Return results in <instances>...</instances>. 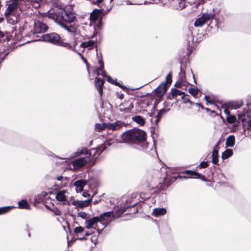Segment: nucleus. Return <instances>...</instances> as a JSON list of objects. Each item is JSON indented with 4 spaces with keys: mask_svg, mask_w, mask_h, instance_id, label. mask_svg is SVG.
Here are the masks:
<instances>
[{
    "mask_svg": "<svg viewBox=\"0 0 251 251\" xmlns=\"http://www.w3.org/2000/svg\"><path fill=\"white\" fill-rule=\"evenodd\" d=\"M147 134L145 131L138 128H133L125 131L122 135L121 138L125 142L129 144H142L143 148L148 147L146 142Z\"/></svg>",
    "mask_w": 251,
    "mask_h": 251,
    "instance_id": "f257e3e1",
    "label": "nucleus"
},
{
    "mask_svg": "<svg viewBox=\"0 0 251 251\" xmlns=\"http://www.w3.org/2000/svg\"><path fill=\"white\" fill-rule=\"evenodd\" d=\"M49 18L52 19L56 23H63V22L71 23L74 22L75 19V15L72 10L60 9L58 11L54 12L50 10L47 14Z\"/></svg>",
    "mask_w": 251,
    "mask_h": 251,
    "instance_id": "f03ea898",
    "label": "nucleus"
},
{
    "mask_svg": "<svg viewBox=\"0 0 251 251\" xmlns=\"http://www.w3.org/2000/svg\"><path fill=\"white\" fill-rule=\"evenodd\" d=\"M25 3V0H14L8 7L5 12V15L8 22L11 24H14L18 22L19 13L17 12L18 8Z\"/></svg>",
    "mask_w": 251,
    "mask_h": 251,
    "instance_id": "7ed1b4c3",
    "label": "nucleus"
},
{
    "mask_svg": "<svg viewBox=\"0 0 251 251\" xmlns=\"http://www.w3.org/2000/svg\"><path fill=\"white\" fill-rule=\"evenodd\" d=\"M43 40L47 42H49L53 44H59L64 47L68 48H71V46L67 43H61L60 42V36L58 34L55 33L51 34H46L42 36Z\"/></svg>",
    "mask_w": 251,
    "mask_h": 251,
    "instance_id": "20e7f679",
    "label": "nucleus"
},
{
    "mask_svg": "<svg viewBox=\"0 0 251 251\" xmlns=\"http://www.w3.org/2000/svg\"><path fill=\"white\" fill-rule=\"evenodd\" d=\"M214 18V15L208 13H204L198 18L194 23L195 26L199 27L203 25L207 21Z\"/></svg>",
    "mask_w": 251,
    "mask_h": 251,
    "instance_id": "39448f33",
    "label": "nucleus"
},
{
    "mask_svg": "<svg viewBox=\"0 0 251 251\" xmlns=\"http://www.w3.org/2000/svg\"><path fill=\"white\" fill-rule=\"evenodd\" d=\"M89 160V156L77 158L72 162V164L75 169L81 168L85 166Z\"/></svg>",
    "mask_w": 251,
    "mask_h": 251,
    "instance_id": "423d86ee",
    "label": "nucleus"
},
{
    "mask_svg": "<svg viewBox=\"0 0 251 251\" xmlns=\"http://www.w3.org/2000/svg\"><path fill=\"white\" fill-rule=\"evenodd\" d=\"M186 174L189 175L190 176H184L183 177L184 178L188 179V178H199L201 179L203 181H206V179L205 178V176L201 175V174H200L198 172L193 171L191 170H186L184 173Z\"/></svg>",
    "mask_w": 251,
    "mask_h": 251,
    "instance_id": "0eeeda50",
    "label": "nucleus"
},
{
    "mask_svg": "<svg viewBox=\"0 0 251 251\" xmlns=\"http://www.w3.org/2000/svg\"><path fill=\"white\" fill-rule=\"evenodd\" d=\"M48 26L44 23L40 22H36L34 24V33H40L46 31Z\"/></svg>",
    "mask_w": 251,
    "mask_h": 251,
    "instance_id": "6e6552de",
    "label": "nucleus"
},
{
    "mask_svg": "<svg viewBox=\"0 0 251 251\" xmlns=\"http://www.w3.org/2000/svg\"><path fill=\"white\" fill-rule=\"evenodd\" d=\"M165 111H158L157 114L155 113V111H151V112L149 113L148 114L150 117H151L150 120L151 122L152 123L154 120L155 124L157 125Z\"/></svg>",
    "mask_w": 251,
    "mask_h": 251,
    "instance_id": "1a4fd4ad",
    "label": "nucleus"
},
{
    "mask_svg": "<svg viewBox=\"0 0 251 251\" xmlns=\"http://www.w3.org/2000/svg\"><path fill=\"white\" fill-rule=\"evenodd\" d=\"M126 124L124 122L117 121L113 123H107V128L112 130H116L121 129L124 126H126Z\"/></svg>",
    "mask_w": 251,
    "mask_h": 251,
    "instance_id": "9d476101",
    "label": "nucleus"
},
{
    "mask_svg": "<svg viewBox=\"0 0 251 251\" xmlns=\"http://www.w3.org/2000/svg\"><path fill=\"white\" fill-rule=\"evenodd\" d=\"M168 88V85L166 83H161L155 89L156 96L159 98L161 97L165 93Z\"/></svg>",
    "mask_w": 251,
    "mask_h": 251,
    "instance_id": "9b49d317",
    "label": "nucleus"
},
{
    "mask_svg": "<svg viewBox=\"0 0 251 251\" xmlns=\"http://www.w3.org/2000/svg\"><path fill=\"white\" fill-rule=\"evenodd\" d=\"M93 196L94 195L91 197L90 199L86 201H74L72 202V204L75 206L76 207H78L81 208L87 207L91 202Z\"/></svg>",
    "mask_w": 251,
    "mask_h": 251,
    "instance_id": "f8f14e48",
    "label": "nucleus"
},
{
    "mask_svg": "<svg viewBox=\"0 0 251 251\" xmlns=\"http://www.w3.org/2000/svg\"><path fill=\"white\" fill-rule=\"evenodd\" d=\"M114 217V214L113 211H109L101 213L98 216L99 219V222H101L102 221H108L111 218H113Z\"/></svg>",
    "mask_w": 251,
    "mask_h": 251,
    "instance_id": "ddd939ff",
    "label": "nucleus"
},
{
    "mask_svg": "<svg viewBox=\"0 0 251 251\" xmlns=\"http://www.w3.org/2000/svg\"><path fill=\"white\" fill-rule=\"evenodd\" d=\"M87 183V181L85 179H79L74 183V185L76 187V192H82L83 190V187Z\"/></svg>",
    "mask_w": 251,
    "mask_h": 251,
    "instance_id": "4468645a",
    "label": "nucleus"
},
{
    "mask_svg": "<svg viewBox=\"0 0 251 251\" xmlns=\"http://www.w3.org/2000/svg\"><path fill=\"white\" fill-rule=\"evenodd\" d=\"M97 222H99V219L98 216L93 217L89 220H86V228L87 229L91 228L92 226Z\"/></svg>",
    "mask_w": 251,
    "mask_h": 251,
    "instance_id": "2eb2a0df",
    "label": "nucleus"
},
{
    "mask_svg": "<svg viewBox=\"0 0 251 251\" xmlns=\"http://www.w3.org/2000/svg\"><path fill=\"white\" fill-rule=\"evenodd\" d=\"M81 154L89 155L88 156L89 157L91 155L90 151L87 150L85 148H82V149H78L76 152H74L73 156L76 157Z\"/></svg>",
    "mask_w": 251,
    "mask_h": 251,
    "instance_id": "dca6fc26",
    "label": "nucleus"
},
{
    "mask_svg": "<svg viewBox=\"0 0 251 251\" xmlns=\"http://www.w3.org/2000/svg\"><path fill=\"white\" fill-rule=\"evenodd\" d=\"M166 212L167 210L165 208H156L153 209L152 215L154 217H158L165 215Z\"/></svg>",
    "mask_w": 251,
    "mask_h": 251,
    "instance_id": "f3484780",
    "label": "nucleus"
},
{
    "mask_svg": "<svg viewBox=\"0 0 251 251\" xmlns=\"http://www.w3.org/2000/svg\"><path fill=\"white\" fill-rule=\"evenodd\" d=\"M100 15V12L98 9L94 10L90 14V19L92 22H95Z\"/></svg>",
    "mask_w": 251,
    "mask_h": 251,
    "instance_id": "a211bd4d",
    "label": "nucleus"
},
{
    "mask_svg": "<svg viewBox=\"0 0 251 251\" xmlns=\"http://www.w3.org/2000/svg\"><path fill=\"white\" fill-rule=\"evenodd\" d=\"M235 143V136L233 135H229L226 138V147H233Z\"/></svg>",
    "mask_w": 251,
    "mask_h": 251,
    "instance_id": "6ab92c4d",
    "label": "nucleus"
},
{
    "mask_svg": "<svg viewBox=\"0 0 251 251\" xmlns=\"http://www.w3.org/2000/svg\"><path fill=\"white\" fill-rule=\"evenodd\" d=\"M212 162L213 164L218 165L219 161L218 151L214 149L212 153Z\"/></svg>",
    "mask_w": 251,
    "mask_h": 251,
    "instance_id": "aec40b11",
    "label": "nucleus"
},
{
    "mask_svg": "<svg viewBox=\"0 0 251 251\" xmlns=\"http://www.w3.org/2000/svg\"><path fill=\"white\" fill-rule=\"evenodd\" d=\"M249 111H244L242 113H239L238 114V121L239 122H244L249 117L248 112Z\"/></svg>",
    "mask_w": 251,
    "mask_h": 251,
    "instance_id": "412c9836",
    "label": "nucleus"
},
{
    "mask_svg": "<svg viewBox=\"0 0 251 251\" xmlns=\"http://www.w3.org/2000/svg\"><path fill=\"white\" fill-rule=\"evenodd\" d=\"M133 121L139 124L140 126H143L145 125V119L141 116L136 115L132 117Z\"/></svg>",
    "mask_w": 251,
    "mask_h": 251,
    "instance_id": "4be33fe9",
    "label": "nucleus"
},
{
    "mask_svg": "<svg viewBox=\"0 0 251 251\" xmlns=\"http://www.w3.org/2000/svg\"><path fill=\"white\" fill-rule=\"evenodd\" d=\"M225 113L227 115L226 120L228 123L233 124L236 121V117L234 115H230V111H224Z\"/></svg>",
    "mask_w": 251,
    "mask_h": 251,
    "instance_id": "5701e85b",
    "label": "nucleus"
},
{
    "mask_svg": "<svg viewBox=\"0 0 251 251\" xmlns=\"http://www.w3.org/2000/svg\"><path fill=\"white\" fill-rule=\"evenodd\" d=\"M66 191V190H62L56 193V199L58 201H64L66 200V197L64 195V193Z\"/></svg>",
    "mask_w": 251,
    "mask_h": 251,
    "instance_id": "b1692460",
    "label": "nucleus"
},
{
    "mask_svg": "<svg viewBox=\"0 0 251 251\" xmlns=\"http://www.w3.org/2000/svg\"><path fill=\"white\" fill-rule=\"evenodd\" d=\"M233 154V152L232 149H226L222 153V158L223 160H225L231 156Z\"/></svg>",
    "mask_w": 251,
    "mask_h": 251,
    "instance_id": "393cba45",
    "label": "nucleus"
},
{
    "mask_svg": "<svg viewBox=\"0 0 251 251\" xmlns=\"http://www.w3.org/2000/svg\"><path fill=\"white\" fill-rule=\"evenodd\" d=\"M18 207L22 209H29L30 206L27 201L25 200H22L18 202Z\"/></svg>",
    "mask_w": 251,
    "mask_h": 251,
    "instance_id": "a878e982",
    "label": "nucleus"
},
{
    "mask_svg": "<svg viewBox=\"0 0 251 251\" xmlns=\"http://www.w3.org/2000/svg\"><path fill=\"white\" fill-rule=\"evenodd\" d=\"M59 25H60L62 27L66 29L67 31L70 32H75L76 31V28L73 26H67L63 23L59 22L57 23Z\"/></svg>",
    "mask_w": 251,
    "mask_h": 251,
    "instance_id": "bb28decb",
    "label": "nucleus"
},
{
    "mask_svg": "<svg viewBox=\"0 0 251 251\" xmlns=\"http://www.w3.org/2000/svg\"><path fill=\"white\" fill-rule=\"evenodd\" d=\"M95 43V41L93 40H89L87 42L82 43L80 45V47L82 48H87L89 49H90L94 46Z\"/></svg>",
    "mask_w": 251,
    "mask_h": 251,
    "instance_id": "cd10ccee",
    "label": "nucleus"
},
{
    "mask_svg": "<svg viewBox=\"0 0 251 251\" xmlns=\"http://www.w3.org/2000/svg\"><path fill=\"white\" fill-rule=\"evenodd\" d=\"M14 206H6L0 207V215L4 214L10 211Z\"/></svg>",
    "mask_w": 251,
    "mask_h": 251,
    "instance_id": "c85d7f7f",
    "label": "nucleus"
},
{
    "mask_svg": "<svg viewBox=\"0 0 251 251\" xmlns=\"http://www.w3.org/2000/svg\"><path fill=\"white\" fill-rule=\"evenodd\" d=\"M106 127L107 128V123H102V124L97 123L95 124V128L98 131H100Z\"/></svg>",
    "mask_w": 251,
    "mask_h": 251,
    "instance_id": "c756f323",
    "label": "nucleus"
},
{
    "mask_svg": "<svg viewBox=\"0 0 251 251\" xmlns=\"http://www.w3.org/2000/svg\"><path fill=\"white\" fill-rule=\"evenodd\" d=\"M32 3L33 6L37 8L39 7L40 4L44 2V0H30Z\"/></svg>",
    "mask_w": 251,
    "mask_h": 251,
    "instance_id": "7c9ffc66",
    "label": "nucleus"
},
{
    "mask_svg": "<svg viewBox=\"0 0 251 251\" xmlns=\"http://www.w3.org/2000/svg\"><path fill=\"white\" fill-rule=\"evenodd\" d=\"M240 105H234V103L232 102H229L227 104V106L225 108V110H227V109H229V108H235V109H237V108H239L240 107Z\"/></svg>",
    "mask_w": 251,
    "mask_h": 251,
    "instance_id": "2f4dec72",
    "label": "nucleus"
},
{
    "mask_svg": "<svg viewBox=\"0 0 251 251\" xmlns=\"http://www.w3.org/2000/svg\"><path fill=\"white\" fill-rule=\"evenodd\" d=\"M185 96L183 95V97H182V98L184 100V102H186L187 101H189L191 104H194L196 106V107L198 109H202L203 108V106L201 104V103H192V102L190 101L187 98H185Z\"/></svg>",
    "mask_w": 251,
    "mask_h": 251,
    "instance_id": "473e14b6",
    "label": "nucleus"
},
{
    "mask_svg": "<svg viewBox=\"0 0 251 251\" xmlns=\"http://www.w3.org/2000/svg\"><path fill=\"white\" fill-rule=\"evenodd\" d=\"M172 82V75L170 73L168 74L166 77V82H163V83H166L168 85V87L170 86Z\"/></svg>",
    "mask_w": 251,
    "mask_h": 251,
    "instance_id": "72a5a7b5",
    "label": "nucleus"
},
{
    "mask_svg": "<svg viewBox=\"0 0 251 251\" xmlns=\"http://www.w3.org/2000/svg\"><path fill=\"white\" fill-rule=\"evenodd\" d=\"M190 94L194 96H196L198 94V89L195 88L190 87L188 89Z\"/></svg>",
    "mask_w": 251,
    "mask_h": 251,
    "instance_id": "f704fd0d",
    "label": "nucleus"
},
{
    "mask_svg": "<svg viewBox=\"0 0 251 251\" xmlns=\"http://www.w3.org/2000/svg\"><path fill=\"white\" fill-rule=\"evenodd\" d=\"M172 95L174 96H181L183 95V93L177 89H174L172 91Z\"/></svg>",
    "mask_w": 251,
    "mask_h": 251,
    "instance_id": "c9c22d12",
    "label": "nucleus"
},
{
    "mask_svg": "<svg viewBox=\"0 0 251 251\" xmlns=\"http://www.w3.org/2000/svg\"><path fill=\"white\" fill-rule=\"evenodd\" d=\"M84 231V228L82 226H81L75 227L74 229V232L76 234L82 232Z\"/></svg>",
    "mask_w": 251,
    "mask_h": 251,
    "instance_id": "e433bc0d",
    "label": "nucleus"
},
{
    "mask_svg": "<svg viewBox=\"0 0 251 251\" xmlns=\"http://www.w3.org/2000/svg\"><path fill=\"white\" fill-rule=\"evenodd\" d=\"M103 84V81L102 79H100V78H97V82H96V85L98 87H102V85Z\"/></svg>",
    "mask_w": 251,
    "mask_h": 251,
    "instance_id": "4c0bfd02",
    "label": "nucleus"
},
{
    "mask_svg": "<svg viewBox=\"0 0 251 251\" xmlns=\"http://www.w3.org/2000/svg\"><path fill=\"white\" fill-rule=\"evenodd\" d=\"M137 204V203H134L133 204L132 206H130L129 207H121L119 210V211L121 212V214H123L127 210V209L128 208V207H134Z\"/></svg>",
    "mask_w": 251,
    "mask_h": 251,
    "instance_id": "58836bf2",
    "label": "nucleus"
},
{
    "mask_svg": "<svg viewBox=\"0 0 251 251\" xmlns=\"http://www.w3.org/2000/svg\"><path fill=\"white\" fill-rule=\"evenodd\" d=\"M185 6V2L184 0H180L178 2V8L179 9H183Z\"/></svg>",
    "mask_w": 251,
    "mask_h": 251,
    "instance_id": "ea45409f",
    "label": "nucleus"
},
{
    "mask_svg": "<svg viewBox=\"0 0 251 251\" xmlns=\"http://www.w3.org/2000/svg\"><path fill=\"white\" fill-rule=\"evenodd\" d=\"M78 217H81L83 219L86 220L87 214L85 212L81 211L78 214Z\"/></svg>",
    "mask_w": 251,
    "mask_h": 251,
    "instance_id": "a19ab883",
    "label": "nucleus"
},
{
    "mask_svg": "<svg viewBox=\"0 0 251 251\" xmlns=\"http://www.w3.org/2000/svg\"><path fill=\"white\" fill-rule=\"evenodd\" d=\"M208 167V163L207 162L202 161L200 165H199V167L201 168H205Z\"/></svg>",
    "mask_w": 251,
    "mask_h": 251,
    "instance_id": "79ce46f5",
    "label": "nucleus"
},
{
    "mask_svg": "<svg viewBox=\"0 0 251 251\" xmlns=\"http://www.w3.org/2000/svg\"><path fill=\"white\" fill-rule=\"evenodd\" d=\"M106 78H107V80L108 82H110V83H112V84H115V80H113V79L110 77V76H108V75H106Z\"/></svg>",
    "mask_w": 251,
    "mask_h": 251,
    "instance_id": "37998d69",
    "label": "nucleus"
},
{
    "mask_svg": "<svg viewBox=\"0 0 251 251\" xmlns=\"http://www.w3.org/2000/svg\"><path fill=\"white\" fill-rule=\"evenodd\" d=\"M47 154L49 156L57 157L55 154L50 151H49L47 153Z\"/></svg>",
    "mask_w": 251,
    "mask_h": 251,
    "instance_id": "c03bdc74",
    "label": "nucleus"
},
{
    "mask_svg": "<svg viewBox=\"0 0 251 251\" xmlns=\"http://www.w3.org/2000/svg\"><path fill=\"white\" fill-rule=\"evenodd\" d=\"M209 99H210V97L209 96H205L204 97V100L207 102V103H210Z\"/></svg>",
    "mask_w": 251,
    "mask_h": 251,
    "instance_id": "a18cd8bd",
    "label": "nucleus"
},
{
    "mask_svg": "<svg viewBox=\"0 0 251 251\" xmlns=\"http://www.w3.org/2000/svg\"><path fill=\"white\" fill-rule=\"evenodd\" d=\"M100 201H101V199L95 200L93 201V204H94V205H96V204H98V203H99Z\"/></svg>",
    "mask_w": 251,
    "mask_h": 251,
    "instance_id": "49530a36",
    "label": "nucleus"
},
{
    "mask_svg": "<svg viewBox=\"0 0 251 251\" xmlns=\"http://www.w3.org/2000/svg\"><path fill=\"white\" fill-rule=\"evenodd\" d=\"M82 196L84 197H87L88 196H89V194L87 192H83L82 193Z\"/></svg>",
    "mask_w": 251,
    "mask_h": 251,
    "instance_id": "de8ad7c7",
    "label": "nucleus"
},
{
    "mask_svg": "<svg viewBox=\"0 0 251 251\" xmlns=\"http://www.w3.org/2000/svg\"><path fill=\"white\" fill-rule=\"evenodd\" d=\"M98 90L100 95L102 94V87H98Z\"/></svg>",
    "mask_w": 251,
    "mask_h": 251,
    "instance_id": "09e8293b",
    "label": "nucleus"
},
{
    "mask_svg": "<svg viewBox=\"0 0 251 251\" xmlns=\"http://www.w3.org/2000/svg\"><path fill=\"white\" fill-rule=\"evenodd\" d=\"M93 233V232H90L89 231H85V235L88 236H90V235H91Z\"/></svg>",
    "mask_w": 251,
    "mask_h": 251,
    "instance_id": "8fccbe9b",
    "label": "nucleus"
},
{
    "mask_svg": "<svg viewBox=\"0 0 251 251\" xmlns=\"http://www.w3.org/2000/svg\"><path fill=\"white\" fill-rule=\"evenodd\" d=\"M47 195V193L45 191H43L41 193V196L43 197H46Z\"/></svg>",
    "mask_w": 251,
    "mask_h": 251,
    "instance_id": "3c124183",
    "label": "nucleus"
},
{
    "mask_svg": "<svg viewBox=\"0 0 251 251\" xmlns=\"http://www.w3.org/2000/svg\"><path fill=\"white\" fill-rule=\"evenodd\" d=\"M62 179H63V176H58L57 177V180H58V181H60V180H61Z\"/></svg>",
    "mask_w": 251,
    "mask_h": 251,
    "instance_id": "603ef678",
    "label": "nucleus"
},
{
    "mask_svg": "<svg viewBox=\"0 0 251 251\" xmlns=\"http://www.w3.org/2000/svg\"><path fill=\"white\" fill-rule=\"evenodd\" d=\"M86 239V238L85 237H80L78 238V240H79L80 241H83L84 240H85Z\"/></svg>",
    "mask_w": 251,
    "mask_h": 251,
    "instance_id": "864d4df0",
    "label": "nucleus"
},
{
    "mask_svg": "<svg viewBox=\"0 0 251 251\" xmlns=\"http://www.w3.org/2000/svg\"><path fill=\"white\" fill-rule=\"evenodd\" d=\"M248 124L249 126L251 127V118L248 121Z\"/></svg>",
    "mask_w": 251,
    "mask_h": 251,
    "instance_id": "5fc2aeb1",
    "label": "nucleus"
},
{
    "mask_svg": "<svg viewBox=\"0 0 251 251\" xmlns=\"http://www.w3.org/2000/svg\"><path fill=\"white\" fill-rule=\"evenodd\" d=\"M102 1V0H96V1H94V2H97L100 3Z\"/></svg>",
    "mask_w": 251,
    "mask_h": 251,
    "instance_id": "6e6d98bb",
    "label": "nucleus"
},
{
    "mask_svg": "<svg viewBox=\"0 0 251 251\" xmlns=\"http://www.w3.org/2000/svg\"><path fill=\"white\" fill-rule=\"evenodd\" d=\"M97 231H98L99 234H100L101 233V230L97 229Z\"/></svg>",
    "mask_w": 251,
    "mask_h": 251,
    "instance_id": "4d7b16f0",
    "label": "nucleus"
},
{
    "mask_svg": "<svg viewBox=\"0 0 251 251\" xmlns=\"http://www.w3.org/2000/svg\"><path fill=\"white\" fill-rule=\"evenodd\" d=\"M105 149V148H103L102 150H101L100 153L102 152Z\"/></svg>",
    "mask_w": 251,
    "mask_h": 251,
    "instance_id": "13d9d810",
    "label": "nucleus"
},
{
    "mask_svg": "<svg viewBox=\"0 0 251 251\" xmlns=\"http://www.w3.org/2000/svg\"><path fill=\"white\" fill-rule=\"evenodd\" d=\"M82 58L83 59V60H84V61L85 62H86V59H84V58H83V57H82Z\"/></svg>",
    "mask_w": 251,
    "mask_h": 251,
    "instance_id": "bf43d9fd",
    "label": "nucleus"
},
{
    "mask_svg": "<svg viewBox=\"0 0 251 251\" xmlns=\"http://www.w3.org/2000/svg\"><path fill=\"white\" fill-rule=\"evenodd\" d=\"M209 111L211 112V113H215V111L212 110V111Z\"/></svg>",
    "mask_w": 251,
    "mask_h": 251,
    "instance_id": "052dcab7",
    "label": "nucleus"
},
{
    "mask_svg": "<svg viewBox=\"0 0 251 251\" xmlns=\"http://www.w3.org/2000/svg\"><path fill=\"white\" fill-rule=\"evenodd\" d=\"M153 146H155V142H154V140H153Z\"/></svg>",
    "mask_w": 251,
    "mask_h": 251,
    "instance_id": "680f3d73",
    "label": "nucleus"
},
{
    "mask_svg": "<svg viewBox=\"0 0 251 251\" xmlns=\"http://www.w3.org/2000/svg\"><path fill=\"white\" fill-rule=\"evenodd\" d=\"M103 225L104 226H106V224H103Z\"/></svg>",
    "mask_w": 251,
    "mask_h": 251,
    "instance_id": "e2e57ef3",
    "label": "nucleus"
},
{
    "mask_svg": "<svg viewBox=\"0 0 251 251\" xmlns=\"http://www.w3.org/2000/svg\"><path fill=\"white\" fill-rule=\"evenodd\" d=\"M100 71H102V70L100 69L99 72H100Z\"/></svg>",
    "mask_w": 251,
    "mask_h": 251,
    "instance_id": "0e129e2a",
    "label": "nucleus"
},
{
    "mask_svg": "<svg viewBox=\"0 0 251 251\" xmlns=\"http://www.w3.org/2000/svg\"><path fill=\"white\" fill-rule=\"evenodd\" d=\"M92 142V141H91V143H90V145H91Z\"/></svg>",
    "mask_w": 251,
    "mask_h": 251,
    "instance_id": "69168bd1",
    "label": "nucleus"
}]
</instances>
